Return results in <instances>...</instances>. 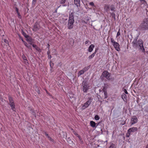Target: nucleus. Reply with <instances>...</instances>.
Here are the masks:
<instances>
[{
  "mask_svg": "<svg viewBox=\"0 0 148 148\" xmlns=\"http://www.w3.org/2000/svg\"><path fill=\"white\" fill-rule=\"evenodd\" d=\"M132 44L133 47L135 48L138 47L139 49L142 51L143 53H145V51L143 46V41L141 39L138 40L137 41V39H134L132 42Z\"/></svg>",
  "mask_w": 148,
  "mask_h": 148,
  "instance_id": "obj_1",
  "label": "nucleus"
},
{
  "mask_svg": "<svg viewBox=\"0 0 148 148\" xmlns=\"http://www.w3.org/2000/svg\"><path fill=\"white\" fill-rule=\"evenodd\" d=\"M110 75V73L107 71H105L102 73L100 78L102 80H103L104 78H105L108 80H109L111 79Z\"/></svg>",
  "mask_w": 148,
  "mask_h": 148,
  "instance_id": "obj_2",
  "label": "nucleus"
},
{
  "mask_svg": "<svg viewBox=\"0 0 148 148\" xmlns=\"http://www.w3.org/2000/svg\"><path fill=\"white\" fill-rule=\"evenodd\" d=\"M140 27L143 30H148V19H145L141 24Z\"/></svg>",
  "mask_w": 148,
  "mask_h": 148,
  "instance_id": "obj_3",
  "label": "nucleus"
},
{
  "mask_svg": "<svg viewBox=\"0 0 148 148\" xmlns=\"http://www.w3.org/2000/svg\"><path fill=\"white\" fill-rule=\"evenodd\" d=\"M111 41L115 49L117 51H120V49L119 44L118 42H116L112 38H111Z\"/></svg>",
  "mask_w": 148,
  "mask_h": 148,
  "instance_id": "obj_4",
  "label": "nucleus"
},
{
  "mask_svg": "<svg viewBox=\"0 0 148 148\" xmlns=\"http://www.w3.org/2000/svg\"><path fill=\"white\" fill-rule=\"evenodd\" d=\"M82 90L84 92H86L89 89V86L86 81H83L82 83Z\"/></svg>",
  "mask_w": 148,
  "mask_h": 148,
  "instance_id": "obj_5",
  "label": "nucleus"
},
{
  "mask_svg": "<svg viewBox=\"0 0 148 148\" xmlns=\"http://www.w3.org/2000/svg\"><path fill=\"white\" fill-rule=\"evenodd\" d=\"M92 100L91 97L89 98L88 100L82 106V109L83 110H84L87 108L90 105L92 101Z\"/></svg>",
  "mask_w": 148,
  "mask_h": 148,
  "instance_id": "obj_6",
  "label": "nucleus"
},
{
  "mask_svg": "<svg viewBox=\"0 0 148 148\" xmlns=\"http://www.w3.org/2000/svg\"><path fill=\"white\" fill-rule=\"evenodd\" d=\"M74 22V19H69L68 24V27L69 29H71L73 28Z\"/></svg>",
  "mask_w": 148,
  "mask_h": 148,
  "instance_id": "obj_7",
  "label": "nucleus"
},
{
  "mask_svg": "<svg viewBox=\"0 0 148 148\" xmlns=\"http://www.w3.org/2000/svg\"><path fill=\"white\" fill-rule=\"evenodd\" d=\"M138 119L135 116H133L131 119V125H134L136 123L138 122Z\"/></svg>",
  "mask_w": 148,
  "mask_h": 148,
  "instance_id": "obj_8",
  "label": "nucleus"
},
{
  "mask_svg": "<svg viewBox=\"0 0 148 148\" xmlns=\"http://www.w3.org/2000/svg\"><path fill=\"white\" fill-rule=\"evenodd\" d=\"M40 28V26L37 23H35L34 25L33 30L36 31L38 30Z\"/></svg>",
  "mask_w": 148,
  "mask_h": 148,
  "instance_id": "obj_9",
  "label": "nucleus"
},
{
  "mask_svg": "<svg viewBox=\"0 0 148 148\" xmlns=\"http://www.w3.org/2000/svg\"><path fill=\"white\" fill-rule=\"evenodd\" d=\"M138 129L136 127H132L129 128L128 130L129 132L131 133L132 132H134L137 130Z\"/></svg>",
  "mask_w": 148,
  "mask_h": 148,
  "instance_id": "obj_10",
  "label": "nucleus"
},
{
  "mask_svg": "<svg viewBox=\"0 0 148 148\" xmlns=\"http://www.w3.org/2000/svg\"><path fill=\"white\" fill-rule=\"evenodd\" d=\"M104 9L105 11L106 12H108L110 10V5L107 4H105L104 5Z\"/></svg>",
  "mask_w": 148,
  "mask_h": 148,
  "instance_id": "obj_11",
  "label": "nucleus"
},
{
  "mask_svg": "<svg viewBox=\"0 0 148 148\" xmlns=\"http://www.w3.org/2000/svg\"><path fill=\"white\" fill-rule=\"evenodd\" d=\"M95 45L93 44L91 45L88 47V51L89 52H91L93 50L95 47Z\"/></svg>",
  "mask_w": 148,
  "mask_h": 148,
  "instance_id": "obj_12",
  "label": "nucleus"
},
{
  "mask_svg": "<svg viewBox=\"0 0 148 148\" xmlns=\"http://www.w3.org/2000/svg\"><path fill=\"white\" fill-rule=\"evenodd\" d=\"M30 44L32 45L33 47H34L36 49V50L38 51L40 53L41 52V49L38 47L36 45H35L34 44H32V43H31Z\"/></svg>",
  "mask_w": 148,
  "mask_h": 148,
  "instance_id": "obj_13",
  "label": "nucleus"
},
{
  "mask_svg": "<svg viewBox=\"0 0 148 148\" xmlns=\"http://www.w3.org/2000/svg\"><path fill=\"white\" fill-rule=\"evenodd\" d=\"M80 3V0H74V3L77 7L79 6Z\"/></svg>",
  "mask_w": 148,
  "mask_h": 148,
  "instance_id": "obj_14",
  "label": "nucleus"
},
{
  "mask_svg": "<svg viewBox=\"0 0 148 148\" xmlns=\"http://www.w3.org/2000/svg\"><path fill=\"white\" fill-rule=\"evenodd\" d=\"M96 123L93 121H91L90 122V126L93 128H96Z\"/></svg>",
  "mask_w": 148,
  "mask_h": 148,
  "instance_id": "obj_15",
  "label": "nucleus"
},
{
  "mask_svg": "<svg viewBox=\"0 0 148 148\" xmlns=\"http://www.w3.org/2000/svg\"><path fill=\"white\" fill-rule=\"evenodd\" d=\"M9 105L10 106L11 108L13 111H15V104L14 102L10 103Z\"/></svg>",
  "mask_w": 148,
  "mask_h": 148,
  "instance_id": "obj_16",
  "label": "nucleus"
},
{
  "mask_svg": "<svg viewBox=\"0 0 148 148\" xmlns=\"http://www.w3.org/2000/svg\"><path fill=\"white\" fill-rule=\"evenodd\" d=\"M84 72L82 69L81 70L79 71L77 74L78 77H79L81 75H82L84 73Z\"/></svg>",
  "mask_w": 148,
  "mask_h": 148,
  "instance_id": "obj_17",
  "label": "nucleus"
},
{
  "mask_svg": "<svg viewBox=\"0 0 148 148\" xmlns=\"http://www.w3.org/2000/svg\"><path fill=\"white\" fill-rule=\"evenodd\" d=\"M74 13L75 12H70L69 13V18H74Z\"/></svg>",
  "mask_w": 148,
  "mask_h": 148,
  "instance_id": "obj_18",
  "label": "nucleus"
},
{
  "mask_svg": "<svg viewBox=\"0 0 148 148\" xmlns=\"http://www.w3.org/2000/svg\"><path fill=\"white\" fill-rule=\"evenodd\" d=\"M115 8L114 5H111L110 7V9L111 11L114 12Z\"/></svg>",
  "mask_w": 148,
  "mask_h": 148,
  "instance_id": "obj_19",
  "label": "nucleus"
},
{
  "mask_svg": "<svg viewBox=\"0 0 148 148\" xmlns=\"http://www.w3.org/2000/svg\"><path fill=\"white\" fill-rule=\"evenodd\" d=\"M95 55V53H92V54H91L89 56V57H88V59H91L92 58L94 57Z\"/></svg>",
  "mask_w": 148,
  "mask_h": 148,
  "instance_id": "obj_20",
  "label": "nucleus"
},
{
  "mask_svg": "<svg viewBox=\"0 0 148 148\" xmlns=\"http://www.w3.org/2000/svg\"><path fill=\"white\" fill-rule=\"evenodd\" d=\"M108 86V85L107 84H104V86H103V88L102 89V90L103 92H104V90L107 91L106 89L107 88V87Z\"/></svg>",
  "mask_w": 148,
  "mask_h": 148,
  "instance_id": "obj_21",
  "label": "nucleus"
},
{
  "mask_svg": "<svg viewBox=\"0 0 148 148\" xmlns=\"http://www.w3.org/2000/svg\"><path fill=\"white\" fill-rule=\"evenodd\" d=\"M9 103L14 102V101L12 98L11 97H9Z\"/></svg>",
  "mask_w": 148,
  "mask_h": 148,
  "instance_id": "obj_22",
  "label": "nucleus"
},
{
  "mask_svg": "<svg viewBox=\"0 0 148 148\" xmlns=\"http://www.w3.org/2000/svg\"><path fill=\"white\" fill-rule=\"evenodd\" d=\"M90 67L89 66H86L84 68H83L82 70L85 72L86 71H87L89 68Z\"/></svg>",
  "mask_w": 148,
  "mask_h": 148,
  "instance_id": "obj_23",
  "label": "nucleus"
},
{
  "mask_svg": "<svg viewBox=\"0 0 148 148\" xmlns=\"http://www.w3.org/2000/svg\"><path fill=\"white\" fill-rule=\"evenodd\" d=\"M104 98L106 99L108 97V94L107 93V91H106V90H104Z\"/></svg>",
  "mask_w": 148,
  "mask_h": 148,
  "instance_id": "obj_24",
  "label": "nucleus"
},
{
  "mask_svg": "<svg viewBox=\"0 0 148 148\" xmlns=\"http://www.w3.org/2000/svg\"><path fill=\"white\" fill-rule=\"evenodd\" d=\"M23 41L24 42L25 45L26 47H27L28 48H29V49L31 48V46L29 45L26 42H25V41H23Z\"/></svg>",
  "mask_w": 148,
  "mask_h": 148,
  "instance_id": "obj_25",
  "label": "nucleus"
},
{
  "mask_svg": "<svg viewBox=\"0 0 148 148\" xmlns=\"http://www.w3.org/2000/svg\"><path fill=\"white\" fill-rule=\"evenodd\" d=\"M22 34L26 38H27L29 37V36L27 35L24 32H22Z\"/></svg>",
  "mask_w": 148,
  "mask_h": 148,
  "instance_id": "obj_26",
  "label": "nucleus"
},
{
  "mask_svg": "<svg viewBox=\"0 0 148 148\" xmlns=\"http://www.w3.org/2000/svg\"><path fill=\"white\" fill-rule=\"evenodd\" d=\"M31 111L32 112V114L36 117V114L35 110L33 109H32Z\"/></svg>",
  "mask_w": 148,
  "mask_h": 148,
  "instance_id": "obj_27",
  "label": "nucleus"
},
{
  "mask_svg": "<svg viewBox=\"0 0 148 148\" xmlns=\"http://www.w3.org/2000/svg\"><path fill=\"white\" fill-rule=\"evenodd\" d=\"M95 119L96 120H98L99 119V117L98 115H96L94 117Z\"/></svg>",
  "mask_w": 148,
  "mask_h": 148,
  "instance_id": "obj_28",
  "label": "nucleus"
},
{
  "mask_svg": "<svg viewBox=\"0 0 148 148\" xmlns=\"http://www.w3.org/2000/svg\"><path fill=\"white\" fill-rule=\"evenodd\" d=\"M131 134V133L129 132V131L127 130V132L126 134V136L127 137H129Z\"/></svg>",
  "mask_w": 148,
  "mask_h": 148,
  "instance_id": "obj_29",
  "label": "nucleus"
},
{
  "mask_svg": "<svg viewBox=\"0 0 148 148\" xmlns=\"http://www.w3.org/2000/svg\"><path fill=\"white\" fill-rule=\"evenodd\" d=\"M109 148H115V145L113 143H112L111 144Z\"/></svg>",
  "mask_w": 148,
  "mask_h": 148,
  "instance_id": "obj_30",
  "label": "nucleus"
},
{
  "mask_svg": "<svg viewBox=\"0 0 148 148\" xmlns=\"http://www.w3.org/2000/svg\"><path fill=\"white\" fill-rule=\"evenodd\" d=\"M142 4H147V3L145 0H143L140 1Z\"/></svg>",
  "mask_w": 148,
  "mask_h": 148,
  "instance_id": "obj_31",
  "label": "nucleus"
},
{
  "mask_svg": "<svg viewBox=\"0 0 148 148\" xmlns=\"http://www.w3.org/2000/svg\"><path fill=\"white\" fill-rule=\"evenodd\" d=\"M22 57L24 60H26V61H27V58H26V57L24 55H22Z\"/></svg>",
  "mask_w": 148,
  "mask_h": 148,
  "instance_id": "obj_32",
  "label": "nucleus"
},
{
  "mask_svg": "<svg viewBox=\"0 0 148 148\" xmlns=\"http://www.w3.org/2000/svg\"><path fill=\"white\" fill-rule=\"evenodd\" d=\"M66 0H61L60 3L61 4L64 3L65 2Z\"/></svg>",
  "mask_w": 148,
  "mask_h": 148,
  "instance_id": "obj_33",
  "label": "nucleus"
},
{
  "mask_svg": "<svg viewBox=\"0 0 148 148\" xmlns=\"http://www.w3.org/2000/svg\"><path fill=\"white\" fill-rule=\"evenodd\" d=\"M126 96V95L125 94H123L122 95V98L123 99H125Z\"/></svg>",
  "mask_w": 148,
  "mask_h": 148,
  "instance_id": "obj_34",
  "label": "nucleus"
},
{
  "mask_svg": "<svg viewBox=\"0 0 148 148\" xmlns=\"http://www.w3.org/2000/svg\"><path fill=\"white\" fill-rule=\"evenodd\" d=\"M120 29H119L118 32H117V35H116V37H117L119 36V35H120Z\"/></svg>",
  "mask_w": 148,
  "mask_h": 148,
  "instance_id": "obj_35",
  "label": "nucleus"
},
{
  "mask_svg": "<svg viewBox=\"0 0 148 148\" xmlns=\"http://www.w3.org/2000/svg\"><path fill=\"white\" fill-rule=\"evenodd\" d=\"M89 5L92 6H95L93 2H90L89 3Z\"/></svg>",
  "mask_w": 148,
  "mask_h": 148,
  "instance_id": "obj_36",
  "label": "nucleus"
},
{
  "mask_svg": "<svg viewBox=\"0 0 148 148\" xmlns=\"http://www.w3.org/2000/svg\"><path fill=\"white\" fill-rule=\"evenodd\" d=\"M48 139L49 140H50V141L52 142L53 141V139H52L51 137H50L49 136H48Z\"/></svg>",
  "mask_w": 148,
  "mask_h": 148,
  "instance_id": "obj_37",
  "label": "nucleus"
},
{
  "mask_svg": "<svg viewBox=\"0 0 148 148\" xmlns=\"http://www.w3.org/2000/svg\"><path fill=\"white\" fill-rule=\"evenodd\" d=\"M111 15L112 16V17L114 18H115V14L113 12L112 13Z\"/></svg>",
  "mask_w": 148,
  "mask_h": 148,
  "instance_id": "obj_38",
  "label": "nucleus"
},
{
  "mask_svg": "<svg viewBox=\"0 0 148 148\" xmlns=\"http://www.w3.org/2000/svg\"><path fill=\"white\" fill-rule=\"evenodd\" d=\"M4 42H5V43L8 44V41L7 40L5 39L4 40Z\"/></svg>",
  "mask_w": 148,
  "mask_h": 148,
  "instance_id": "obj_39",
  "label": "nucleus"
},
{
  "mask_svg": "<svg viewBox=\"0 0 148 148\" xmlns=\"http://www.w3.org/2000/svg\"><path fill=\"white\" fill-rule=\"evenodd\" d=\"M17 14H18V18H21V15H20V13L19 12H18V13H17Z\"/></svg>",
  "mask_w": 148,
  "mask_h": 148,
  "instance_id": "obj_40",
  "label": "nucleus"
},
{
  "mask_svg": "<svg viewBox=\"0 0 148 148\" xmlns=\"http://www.w3.org/2000/svg\"><path fill=\"white\" fill-rule=\"evenodd\" d=\"M73 133H74V134H75V135L76 136H77L79 135L78 134H77V133L76 132H75V131H74L73 132Z\"/></svg>",
  "mask_w": 148,
  "mask_h": 148,
  "instance_id": "obj_41",
  "label": "nucleus"
},
{
  "mask_svg": "<svg viewBox=\"0 0 148 148\" xmlns=\"http://www.w3.org/2000/svg\"><path fill=\"white\" fill-rule=\"evenodd\" d=\"M77 137H78V138H79V140L81 141V140H82V138L79 135L77 136Z\"/></svg>",
  "mask_w": 148,
  "mask_h": 148,
  "instance_id": "obj_42",
  "label": "nucleus"
},
{
  "mask_svg": "<svg viewBox=\"0 0 148 148\" xmlns=\"http://www.w3.org/2000/svg\"><path fill=\"white\" fill-rule=\"evenodd\" d=\"M124 92L126 94H128V92L126 89H124Z\"/></svg>",
  "mask_w": 148,
  "mask_h": 148,
  "instance_id": "obj_43",
  "label": "nucleus"
},
{
  "mask_svg": "<svg viewBox=\"0 0 148 148\" xmlns=\"http://www.w3.org/2000/svg\"><path fill=\"white\" fill-rule=\"evenodd\" d=\"M15 10H16V13H18V12H19L18 9V8H16V7Z\"/></svg>",
  "mask_w": 148,
  "mask_h": 148,
  "instance_id": "obj_44",
  "label": "nucleus"
},
{
  "mask_svg": "<svg viewBox=\"0 0 148 148\" xmlns=\"http://www.w3.org/2000/svg\"><path fill=\"white\" fill-rule=\"evenodd\" d=\"M26 40L27 41H28L31 42L32 41L31 39L30 38H27V39Z\"/></svg>",
  "mask_w": 148,
  "mask_h": 148,
  "instance_id": "obj_45",
  "label": "nucleus"
},
{
  "mask_svg": "<svg viewBox=\"0 0 148 148\" xmlns=\"http://www.w3.org/2000/svg\"><path fill=\"white\" fill-rule=\"evenodd\" d=\"M45 136L47 137L48 138V136H49V135H48V134H47V133L46 132H45Z\"/></svg>",
  "mask_w": 148,
  "mask_h": 148,
  "instance_id": "obj_46",
  "label": "nucleus"
},
{
  "mask_svg": "<svg viewBox=\"0 0 148 148\" xmlns=\"http://www.w3.org/2000/svg\"><path fill=\"white\" fill-rule=\"evenodd\" d=\"M50 51L49 50L47 51V54L48 55H49V54H50Z\"/></svg>",
  "mask_w": 148,
  "mask_h": 148,
  "instance_id": "obj_47",
  "label": "nucleus"
},
{
  "mask_svg": "<svg viewBox=\"0 0 148 148\" xmlns=\"http://www.w3.org/2000/svg\"><path fill=\"white\" fill-rule=\"evenodd\" d=\"M89 42V40H87L85 42V44H86L88 43Z\"/></svg>",
  "mask_w": 148,
  "mask_h": 148,
  "instance_id": "obj_48",
  "label": "nucleus"
},
{
  "mask_svg": "<svg viewBox=\"0 0 148 148\" xmlns=\"http://www.w3.org/2000/svg\"><path fill=\"white\" fill-rule=\"evenodd\" d=\"M48 55V58L51 59V55Z\"/></svg>",
  "mask_w": 148,
  "mask_h": 148,
  "instance_id": "obj_49",
  "label": "nucleus"
},
{
  "mask_svg": "<svg viewBox=\"0 0 148 148\" xmlns=\"http://www.w3.org/2000/svg\"><path fill=\"white\" fill-rule=\"evenodd\" d=\"M89 19H86L87 20V21H84V23H88V20H89Z\"/></svg>",
  "mask_w": 148,
  "mask_h": 148,
  "instance_id": "obj_50",
  "label": "nucleus"
},
{
  "mask_svg": "<svg viewBox=\"0 0 148 148\" xmlns=\"http://www.w3.org/2000/svg\"><path fill=\"white\" fill-rule=\"evenodd\" d=\"M98 49H96L95 50V51L94 53H95V54L96 53V52L97 51Z\"/></svg>",
  "mask_w": 148,
  "mask_h": 148,
  "instance_id": "obj_51",
  "label": "nucleus"
},
{
  "mask_svg": "<svg viewBox=\"0 0 148 148\" xmlns=\"http://www.w3.org/2000/svg\"><path fill=\"white\" fill-rule=\"evenodd\" d=\"M48 47L47 48H48V49H49V44H48Z\"/></svg>",
  "mask_w": 148,
  "mask_h": 148,
  "instance_id": "obj_52",
  "label": "nucleus"
},
{
  "mask_svg": "<svg viewBox=\"0 0 148 148\" xmlns=\"http://www.w3.org/2000/svg\"><path fill=\"white\" fill-rule=\"evenodd\" d=\"M145 148H148V144H147L146 145Z\"/></svg>",
  "mask_w": 148,
  "mask_h": 148,
  "instance_id": "obj_53",
  "label": "nucleus"
},
{
  "mask_svg": "<svg viewBox=\"0 0 148 148\" xmlns=\"http://www.w3.org/2000/svg\"><path fill=\"white\" fill-rule=\"evenodd\" d=\"M33 1L36 2V0H33Z\"/></svg>",
  "mask_w": 148,
  "mask_h": 148,
  "instance_id": "obj_54",
  "label": "nucleus"
},
{
  "mask_svg": "<svg viewBox=\"0 0 148 148\" xmlns=\"http://www.w3.org/2000/svg\"><path fill=\"white\" fill-rule=\"evenodd\" d=\"M51 62V63H50V66H51V62Z\"/></svg>",
  "mask_w": 148,
  "mask_h": 148,
  "instance_id": "obj_55",
  "label": "nucleus"
},
{
  "mask_svg": "<svg viewBox=\"0 0 148 148\" xmlns=\"http://www.w3.org/2000/svg\"><path fill=\"white\" fill-rule=\"evenodd\" d=\"M39 90H38V93H39Z\"/></svg>",
  "mask_w": 148,
  "mask_h": 148,
  "instance_id": "obj_56",
  "label": "nucleus"
}]
</instances>
